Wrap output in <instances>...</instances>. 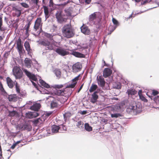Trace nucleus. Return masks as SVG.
<instances>
[{
  "label": "nucleus",
  "mask_w": 159,
  "mask_h": 159,
  "mask_svg": "<svg viewBox=\"0 0 159 159\" xmlns=\"http://www.w3.org/2000/svg\"><path fill=\"white\" fill-rule=\"evenodd\" d=\"M64 13L62 14V11L60 10L57 11L56 13V18L57 21L60 23L66 22L70 17V7H67L64 10Z\"/></svg>",
  "instance_id": "nucleus-1"
},
{
  "label": "nucleus",
  "mask_w": 159,
  "mask_h": 159,
  "mask_svg": "<svg viewBox=\"0 0 159 159\" xmlns=\"http://www.w3.org/2000/svg\"><path fill=\"white\" fill-rule=\"evenodd\" d=\"M12 72L16 79H20L22 77L23 72L19 67L17 66H14L13 68Z\"/></svg>",
  "instance_id": "nucleus-2"
},
{
  "label": "nucleus",
  "mask_w": 159,
  "mask_h": 159,
  "mask_svg": "<svg viewBox=\"0 0 159 159\" xmlns=\"http://www.w3.org/2000/svg\"><path fill=\"white\" fill-rule=\"evenodd\" d=\"M97 12H94L89 16V21L88 22V24L92 25L97 24L96 21L97 19Z\"/></svg>",
  "instance_id": "nucleus-3"
},
{
  "label": "nucleus",
  "mask_w": 159,
  "mask_h": 159,
  "mask_svg": "<svg viewBox=\"0 0 159 159\" xmlns=\"http://www.w3.org/2000/svg\"><path fill=\"white\" fill-rule=\"evenodd\" d=\"M23 71L26 75L29 78L31 81H35V82H37V78L35 75L32 74L25 69H24Z\"/></svg>",
  "instance_id": "nucleus-4"
},
{
  "label": "nucleus",
  "mask_w": 159,
  "mask_h": 159,
  "mask_svg": "<svg viewBox=\"0 0 159 159\" xmlns=\"http://www.w3.org/2000/svg\"><path fill=\"white\" fill-rule=\"evenodd\" d=\"M63 35L67 38H70V25L69 24L65 25L62 30Z\"/></svg>",
  "instance_id": "nucleus-5"
},
{
  "label": "nucleus",
  "mask_w": 159,
  "mask_h": 159,
  "mask_svg": "<svg viewBox=\"0 0 159 159\" xmlns=\"http://www.w3.org/2000/svg\"><path fill=\"white\" fill-rule=\"evenodd\" d=\"M82 68V65L80 62H77L72 66V71L74 73H77L80 71Z\"/></svg>",
  "instance_id": "nucleus-6"
},
{
  "label": "nucleus",
  "mask_w": 159,
  "mask_h": 159,
  "mask_svg": "<svg viewBox=\"0 0 159 159\" xmlns=\"http://www.w3.org/2000/svg\"><path fill=\"white\" fill-rule=\"evenodd\" d=\"M82 75L81 74L78 75L77 76L71 80V83L70 84V88H74L77 83V81L80 80L82 77Z\"/></svg>",
  "instance_id": "nucleus-7"
},
{
  "label": "nucleus",
  "mask_w": 159,
  "mask_h": 159,
  "mask_svg": "<svg viewBox=\"0 0 159 159\" xmlns=\"http://www.w3.org/2000/svg\"><path fill=\"white\" fill-rule=\"evenodd\" d=\"M20 129L22 131L26 130L29 131L31 130L32 126L30 124L25 122L20 127Z\"/></svg>",
  "instance_id": "nucleus-8"
},
{
  "label": "nucleus",
  "mask_w": 159,
  "mask_h": 159,
  "mask_svg": "<svg viewBox=\"0 0 159 159\" xmlns=\"http://www.w3.org/2000/svg\"><path fill=\"white\" fill-rule=\"evenodd\" d=\"M39 43L44 46H47L46 49L52 50L53 49V45L51 44L50 42L48 41H42L40 42Z\"/></svg>",
  "instance_id": "nucleus-9"
},
{
  "label": "nucleus",
  "mask_w": 159,
  "mask_h": 159,
  "mask_svg": "<svg viewBox=\"0 0 159 159\" xmlns=\"http://www.w3.org/2000/svg\"><path fill=\"white\" fill-rule=\"evenodd\" d=\"M136 108L137 107L135 103L134 102H133L130 104L129 105L127 108L126 111L127 112L130 113L131 112L135 110Z\"/></svg>",
  "instance_id": "nucleus-10"
},
{
  "label": "nucleus",
  "mask_w": 159,
  "mask_h": 159,
  "mask_svg": "<svg viewBox=\"0 0 159 159\" xmlns=\"http://www.w3.org/2000/svg\"><path fill=\"white\" fill-rule=\"evenodd\" d=\"M81 31L82 33L85 35H89L90 33L89 29L87 26L83 25L80 27Z\"/></svg>",
  "instance_id": "nucleus-11"
},
{
  "label": "nucleus",
  "mask_w": 159,
  "mask_h": 159,
  "mask_svg": "<svg viewBox=\"0 0 159 159\" xmlns=\"http://www.w3.org/2000/svg\"><path fill=\"white\" fill-rule=\"evenodd\" d=\"M56 52L59 55L64 56L68 54V52L61 48L59 47L56 50Z\"/></svg>",
  "instance_id": "nucleus-12"
},
{
  "label": "nucleus",
  "mask_w": 159,
  "mask_h": 159,
  "mask_svg": "<svg viewBox=\"0 0 159 159\" xmlns=\"http://www.w3.org/2000/svg\"><path fill=\"white\" fill-rule=\"evenodd\" d=\"M67 88H70V84H67L66 86L64 89L63 90L60 89H56V94L57 95H63L65 93V92H66V89Z\"/></svg>",
  "instance_id": "nucleus-13"
},
{
  "label": "nucleus",
  "mask_w": 159,
  "mask_h": 159,
  "mask_svg": "<svg viewBox=\"0 0 159 159\" xmlns=\"http://www.w3.org/2000/svg\"><path fill=\"white\" fill-rule=\"evenodd\" d=\"M6 81L8 86L10 89L12 88L16 84L15 81L14 82L9 77H7Z\"/></svg>",
  "instance_id": "nucleus-14"
},
{
  "label": "nucleus",
  "mask_w": 159,
  "mask_h": 159,
  "mask_svg": "<svg viewBox=\"0 0 159 159\" xmlns=\"http://www.w3.org/2000/svg\"><path fill=\"white\" fill-rule=\"evenodd\" d=\"M41 107L40 103H35L30 107V109L36 111H38L40 109Z\"/></svg>",
  "instance_id": "nucleus-15"
},
{
  "label": "nucleus",
  "mask_w": 159,
  "mask_h": 159,
  "mask_svg": "<svg viewBox=\"0 0 159 159\" xmlns=\"http://www.w3.org/2000/svg\"><path fill=\"white\" fill-rule=\"evenodd\" d=\"M13 108V107L12 106H10L9 107H8L7 108V111L9 113L8 116H14L17 113L16 111L14 110L11 111L9 110V109H11Z\"/></svg>",
  "instance_id": "nucleus-16"
},
{
  "label": "nucleus",
  "mask_w": 159,
  "mask_h": 159,
  "mask_svg": "<svg viewBox=\"0 0 159 159\" xmlns=\"http://www.w3.org/2000/svg\"><path fill=\"white\" fill-rule=\"evenodd\" d=\"M112 70L109 68H105L103 72V76L105 77L109 76L112 73Z\"/></svg>",
  "instance_id": "nucleus-17"
},
{
  "label": "nucleus",
  "mask_w": 159,
  "mask_h": 159,
  "mask_svg": "<svg viewBox=\"0 0 159 159\" xmlns=\"http://www.w3.org/2000/svg\"><path fill=\"white\" fill-rule=\"evenodd\" d=\"M98 82L99 85L102 87L104 86L105 82L104 78L101 76H98L97 77Z\"/></svg>",
  "instance_id": "nucleus-18"
},
{
  "label": "nucleus",
  "mask_w": 159,
  "mask_h": 159,
  "mask_svg": "<svg viewBox=\"0 0 159 159\" xmlns=\"http://www.w3.org/2000/svg\"><path fill=\"white\" fill-rule=\"evenodd\" d=\"M98 90L97 91L94 92L92 95V98L91 99V101L92 102L94 103L97 101L98 98V96L97 94V93H98Z\"/></svg>",
  "instance_id": "nucleus-19"
},
{
  "label": "nucleus",
  "mask_w": 159,
  "mask_h": 159,
  "mask_svg": "<svg viewBox=\"0 0 159 159\" xmlns=\"http://www.w3.org/2000/svg\"><path fill=\"white\" fill-rule=\"evenodd\" d=\"M43 8L45 16V20H47V19L49 17L50 14L49 13V11H48V7L46 6H43Z\"/></svg>",
  "instance_id": "nucleus-20"
},
{
  "label": "nucleus",
  "mask_w": 159,
  "mask_h": 159,
  "mask_svg": "<svg viewBox=\"0 0 159 159\" xmlns=\"http://www.w3.org/2000/svg\"><path fill=\"white\" fill-rule=\"evenodd\" d=\"M24 63L27 67L30 68L31 67L32 61L30 59L27 58H25L24 60Z\"/></svg>",
  "instance_id": "nucleus-21"
},
{
  "label": "nucleus",
  "mask_w": 159,
  "mask_h": 159,
  "mask_svg": "<svg viewBox=\"0 0 159 159\" xmlns=\"http://www.w3.org/2000/svg\"><path fill=\"white\" fill-rule=\"evenodd\" d=\"M41 21V20L40 18L39 19H37L36 20L34 26V29L35 30V31H36L39 29Z\"/></svg>",
  "instance_id": "nucleus-22"
},
{
  "label": "nucleus",
  "mask_w": 159,
  "mask_h": 159,
  "mask_svg": "<svg viewBox=\"0 0 159 159\" xmlns=\"http://www.w3.org/2000/svg\"><path fill=\"white\" fill-rule=\"evenodd\" d=\"M24 46L26 50L27 51L28 54H30L31 48L29 42L27 41H26L24 43Z\"/></svg>",
  "instance_id": "nucleus-23"
},
{
  "label": "nucleus",
  "mask_w": 159,
  "mask_h": 159,
  "mask_svg": "<svg viewBox=\"0 0 159 159\" xmlns=\"http://www.w3.org/2000/svg\"><path fill=\"white\" fill-rule=\"evenodd\" d=\"M8 96L7 98L8 101L10 102L16 101V95L15 94L7 95Z\"/></svg>",
  "instance_id": "nucleus-24"
},
{
  "label": "nucleus",
  "mask_w": 159,
  "mask_h": 159,
  "mask_svg": "<svg viewBox=\"0 0 159 159\" xmlns=\"http://www.w3.org/2000/svg\"><path fill=\"white\" fill-rule=\"evenodd\" d=\"M51 108L52 109L57 107L58 106L57 100L55 99L51 101L50 103Z\"/></svg>",
  "instance_id": "nucleus-25"
},
{
  "label": "nucleus",
  "mask_w": 159,
  "mask_h": 159,
  "mask_svg": "<svg viewBox=\"0 0 159 159\" xmlns=\"http://www.w3.org/2000/svg\"><path fill=\"white\" fill-rule=\"evenodd\" d=\"M71 54L78 57H85L84 55L76 52H73Z\"/></svg>",
  "instance_id": "nucleus-26"
},
{
  "label": "nucleus",
  "mask_w": 159,
  "mask_h": 159,
  "mask_svg": "<svg viewBox=\"0 0 159 159\" xmlns=\"http://www.w3.org/2000/svg\"><path fill=\"white\" fill-rule=\"evenodd\" d=\"M60 129L59 126L53 125L52 126V131L53 133H57L58 132Z\"/></svg>",
  "instance_id": "nucleus-27"
},
{
  "label": "nucleus",
  "mask_w": 159,
  "mask_h": 159,
  "mask_svg": "<svg viewBox=\"0 0 159 159\" xmlns=\"http://www.w3.org/2000/svg\"><path fill=\"white\" fill-rule=\"evenodd\" d=\"M0 91L2 93V94L4 96H7V93L5 90L1 82L0 81Z\"/></svg>",
  "instance_id": "nucleus-28"
},
{
  "label": "nucleus",
  "mask_w": 159,
  "mask_h": 159,
  "mask_svg": "<svg viewBox=\"0 0 159 159\" xmlns=\"http://www.w3.org/2000/svg\"><path fill=\"white\" fill-rule=\"evenodd\" d=\"M2 16L0 15V31H5L7 30V28L6 27H2Z\"/></svg>",
  "instance_id": "nucleus-29"
},
{
  "label": "nucleus",
  "mask_w": 159,
  "mask_h": 159,
  "mask_svg": "<svg viewBox=\"0 0 159 159\" xmlns=\"http://www.w3.org/2000/svg\"><path fill=\"white\" fill-rule=\"evenodd\" d=\"M29 115L30 118H31L33 117H36L39 115V113L37 112V111H35L34 112H30Z\"/></svg>",
  "instance_id": "nucleus-30"
},
{
  "label": "nucleus",
  "mask_w": 159,
  "mask_h": 159,
  "mask_svg": "<svg viewBox=\"0 0 159 159\" xmlns=\"http://www.w3.org/2000/svg\"><path fill=\"white\" fill-rule=\"evenodd\" d=\"M54 73L58 78L60 77L61 72L59 69H55L54 71Z\"/></svg>",
  "instance_id": "nucleus-31"
},
{
  "label": "nucleus",
  "mask_w": 159,
  "mask_h": 159,
  "mask_svg": "<svg viewBox=\"0 0 159 159\" xmlns=\"http://www.w3.org/2000/svg\"><path fill=\"white\" fill-rule=\"evenodd\" d=\"M64 119L66 121L69 120L70 119V112L67 111L63 114Z\"/></svg>",
  "instance_id": "nucleus-32"
},
{
  "label": "nucleus",
  "mask_w": 159,
  "mask_h": 159,
  "mask_svg": "<svg viewBox=\"0 0 159 159\" xmlns=\"http://www.w3.org/2000/svg\"><path fill=\"white\" fill-rule=\"evenodd\" d=\"M127 93L129 95H132L136 94L137 91L134 89H129L127 90Z\"/></svg>",
  "instance_id": "nucleus-33"
},
{
  "label": "nucleus",
  "mask_w": 159,
  "mask_h": 159,
  "mask_svg": "<svg viewBox=\"0 0 159 159\" xmlns=\"http://www.w3.org/2000/svg\"><path fill=\"white\" fill-rule=\"evenodd\" d=\"M98 88V86L96 84H92L89 89V91L92 93L95 91Z\"/></svg>",
  "instance_id": "nucleus-34"
},
{
  "label": "nucleus",
  "mask_w": 159,
  "mask_h": 159,
  "mask_svg": "<svg viewBox=\"0 0 159 159\" xmlns=\"http://www.w3.org/2000/svg\"><path fill=\"white\" fill-rule=\"evenodd\" d=\"M17 48L20 54L22 53H23V52H25L23 45L17 46Z\"/></svg>",
  "instance_id": "nucleus-35"
},
{
  "label": "nucleus",
  "mask_w": 159,
  "mask_h": 159,
  "mask_svg": "<svg viewBox=\"0 0 159 159\" xmlns=\"http://www.w3.org/2000/svg\"><path fill=\"white\" fill-rule=\"evenodd\" d=\"M113 87L114 88L119 89L121 88V84L120 83L117 82L114 83L113 84Z\"/></svg>",
  "instance_id": "nucleus-36"
},
{
  "label": "nucleus",
  "mask_w": 159,
  "mask_h": 159,
  "mask_svg": "<svg viewBox=\"0 0 159 159\" xmlns=\"http://www.w3.org/2000/svg\"><path fill=\"white\" fill-rule=\"evenodd\" d=\"M84 127L86 131H90L92 130V127L90 126L88 123H85V124Z\"/></svg>",
  "instance_id": "nucleus-37"
},
{
  "label": "nucleus",
  "mask_w": 159,
  "mask_h": 159,
  "mask_svg": "<svg viewBox=\"0 0 159 159\" xmlns=\"http://www.w3.org/2000/svg\"><path fill=\"white\" fill-rule=\"evenodd\" d=\"M15 82H16L15 85L16 91L18 93H20V86L16 81H15Z\"/></svg>",
  "instance_id": "nucleus-38"
},
{
  "label": "nucleus",
  "mask_w": 159,
  "mask_h": 159,
  "mask_svg": "<svg viewBox=\"0 0 159 159\" xmlns=\"http://www.w3.org/2000/svg\"><path fill=\"white\" fill-rule=\"evenodd\" d=\"M52 112H53L52 111H46L44 114L43 116H45L46 118H48L52 114Z\"/></svg>",
  "instance_id": "nucleus-39"
},
{
  "label": "nucleus",
  "mask_w": 159,
  "mask_h": 159,
  "mask_svg": "<svg viewBox=\"0 0 159 159\" xmlns=\"http://www.w3.org/2000/svg\"><path fill=\"white\" fill-rule=\"evenodd\" d=\"M69 66H66L65 68L63 69V70L65 71V72L66 73V75L67 76H68V74L69 72Z\"/></svg>",
  "instance_id": "nucleus-40"
},
{
  "label": "nucleus",
  "mask_w": 159,
  "mask_h": 159,
  "mask_svg": "<svg viewBox=\"0 0 159 159\" xmlns=\"http://www.w3.org/2000/svg\"><path fill=\"white\" fill-rule=\"evenodd\" d=\"M139 96L140 98L142 101H143L144 102H147L148 101L143 96L142 94L140 93H139Z\"/></svg>",
  "instance_id": "nucleus-41"
},
{
  "label": "nucleus",
  "mask_w": 159,
  "mask_h": 159,
  "mask_svg": "<svg viewBox=\"0 0 159 159\" xmlns=\"http://www.w3.org/2000/svg\"><path fill=\"white\" fill-rule=\"evenodd\" d=\"M44 35L48 38L49 40H52V36L51 34L46 33L44 34Z\"/></svg>",
  "instance_id": "nucleus-42"
},
{
  "label": "nucleus",
  "mask_w": 159,
  "mask_h": 159,
  "mask_svg": "<svg viewBox=\"0 0 159 159\" xmlns=\"http://www.w3.org/2000/svg\"><path fill=\"white\" fill-rule=\"evenodd\" d=\"M41 121H42L41 119H40V118H38L36 120H34L33 121V123L34 124L37 125L39 123H41Z\"/></svg>",
  "instance_id": "nucleus-43"
},
{
  "label": "nucleus",
  "mask_w": 159,
  "mask_h": 159,
  "mask_svg": "<svg viewBox=\"0 0 159 159\" xmlns=\"http://www.w3.org/2000/svg\"><path fill=\"white\" fill-rule=\"evenodd\" d=\"M52 87L56 89H60V88L63 87V85H54L52 86Z\"/></svg>",
  "instance_id": "nucleus-44"
},
{
  "label": "nucleus",
  "mask_w": 159,
  "mask_h": 159,
  "mask_svg": "<svg viewBox=\"0 0 159 159\" xmlns=\"http://www.w3.org/2000/svg\"><path fill=\"white\" fill-rule=\"evenodd\" d=\"M31 24V23L30 21H29L28 23L25 25V27L24 28V29L25 30H29V29Z\"/></svg>",
  "instance_id": "nucleus-45"
},
{
  "label": "nucleus",
  "mask_w": 159,
  "mask_h": 159,
  "mask_svg": "<svg viewBox=\"0 0 159 159\" xmlns=\"http://www.w3.org/2000/svg\"><path fill=\"white\" fill-rule=\"evenodd\" d=\"M10 51L5 52L3 54V57L7 59V57H8V56H9V55H10Z\"/></svg>",
  "instance_id": "nucleus-46"
},
{
  "label": "nucleus",
  "mask_w": 159,
  "mask_h": 159,
  "mask_svg": "<svg viewBox=\"0 0 159 159\" xmlns=\"http://www.w3.org/2000/svg\"><path fill=\"white\" fill-rule=\"evenodd\" d=\"M21 5L23 7L25 8H28L29 7V5L26 3L22 2L20 3Z\"/></svg>",
  "instance_id": "nucleus-47"
},
{
  "label": "nucleus",
  "mask_w": 159,
  "mask_h": 159,
  "mask_svg": "<svg viewBox=\"0 0 159 159\" xmlns=\"http://www.w3.org/2000/svg\"><path fill=\"white\" fill-rule=\"evenodd\" d=\"M120 116V114L119 113H115L114 114H111V117L117 118Z\"/></svg>",
  "instance_id": "nucleus-48"
},
{
  "label": "nucleus",
  "mask_w": 159,
  "mask_h": 159,
  "mask_svg": "<svg viewBox=\"0 0 159 159\" xmlns=\"http://www.w3.org/2000/svg\"><path fill=\"white\" fill-rule=\"evenodd\" d=\"M16 43L17 46H19L22 45L21 44V40L20 39V38H19L16 41Z\"/></svg>",
  "instance_id": "nucleus-49"
},
{
  "label": "nucleus",
  "mask_w": 159,
  "mask_h": 159,
  "mask_svg": "<svg viewBox=\"0 0 159 159\" xmlns=\"http://www.w3.org/2000/svg\"><path fill=\"white\" fill-rule=\"evenodd\" d=\"M81 3H84L85 2L87 4H89L90 3L91 0H79Z\"/></svg>",
  "instance_id": "nucleus-50"
},
{
  "label": "nucleus",
  "mask_w": 159,
  "mask_h": 159,
  "mask_svg": "<svg viewBox=\"0 0 159 159\" xmlns=\"http://www.w3.org/2000/svg\"><path fill=\"white\" fill-rule=\"evenodd\" d=\"M83 125V123L81 121H79L77 124V126L79 128L82 127Z\"/></svg>",
  "instance_id": "nucleus-51"
},
{
  "label": "nucleus",
  "mask_w": 159,
  "mask_h": 159,
  "mask_svg": "<svg viewBox=\"0 0 159 159\" xmlns=\"http://www.w3.org/2000/svg\"><path fill=\"white\" fill-rule=\"evenodd\" d=\"M39 83L41 84V85L42 86H43V87L44 86V85L46 83V82L44 81H43V80H39Z\"/></svg>",
  "instance_id": "nucleus-52"
},
{
  "label": "nucleus",
  "mask_w": 159,
  "mask_h": 159,
  "mask_svg": "<svg viewBox=\"0 0 159 159\" xmlns=\"http://www.w3.org/2000/svg\"><path fill=\"white\" fill-rule=\"evenodd\" d=\"M71 27H70V38L74 36L75 34V31L74 30H72L71 29Z\"/></svg>",
  "instance_id": "nucleus-53"
},
{
  "label": "nucleus",
  "mask_w": 159,
  "mask_h": 159,
  "mask_svg": "<svg viewBox=\"0 0 159 159\" xmlns=\"http://www.w3.org/2000/svg\"><path fill=\"white\" fill-rule=\"evenodd\" d=\"M18 94L20 95L21 97H24L25 96L26 93L24 92H20V93H18Z\"/></svg>",
  "instance_id": "nucleus-54"
},
{
  "label": "nucleus",
  "mask_w": 159,
  "mask_h": 159,
  "mask_svg": "<svg viewBox=\"0 0 159 159\" xmlns=\"http://www.w3.org/2000/svg\"><path fill=\"white\" fill-rule=\"evenodd\" d=\"M7 58H5L4 57H2V58L1 60L3 61V63H2L3 65H4L5 63H7Z\"/></svg>",
  "instance_id": "nucleus-55"
},
{
  "label": "nucleus",
  "mask_w": 159,
  "mask_h": 159,
  "mask_svg": "<svg viewBox=\"0 0 159 159\" xmlns=\"http://www.w3.org/2000/svg\"><path fill=\"white\" fill-rule=\"evenodd\" d=\"M151 0H144V1L141 2L142 5H144L147 3H148L151 2Z\"/></svg>",
  "instance_id": "nucleus-56"
},
{
  "label": "nucleus",
  "mask_w": 159,
  "mask_h": 159,
  "mask_svg": "<svg viewBox=\"0 0 159 159\" xmlns=\"http://www.w3.org/2000/svg\"><path fill=\"white\" fill-rule=\"evenodd\" d=\"M21 14V11H20L16 12V16L17 17H19L20 16Z\"/></svg>",
  "instance_id": "nucleus-57"
},
{
  "label": "nucleus",
  "mask_w": 159,
  "mask_h": 159,
  "mask_svg": "<svg viewBox=\"0 0 159 159\" xmlns=\"http://www.w3.org/2000/svg\"><path fill=\"white\" fill-rule=\"evenodd\" d=\"M112 21L113 24L115 25H117L118 23L117 21L115 18H112Z\"/></svg>",
  "instance_id": "nucleus-58"
},
{
  "label": "nucleus",
  "mask_w": 159,
  "mask_h": 159,
  "mask_svg": "<svg viewBox=\"0 0 159 159\" xmlns=\"http://www.w3.org/2000/svg\"><path fill=\"white\" fill-rule=\"evenodd\" d=\"M159 93L156 90H153L152 91V94L154 96H156L157 95V94H158Z\"/></svg>",
  "instance_id": "nucleus-59"
},
{
  "label": "nucleus",
  "mask_w": 159,
  "mask_h": 159,
  "mask_svg": "<svg viewBox=\"0 0 159 159\" xmlns=\"http://www.w3.org/2000/svg\"><path fill=\"white\" fill-rule=\"evenodd\" d=\"M16 145L17 144L15 143H13V144L11 146V147L10 148L13 149L15 148Z\"/></svg>",
  "instance_id": "nucleus-60"
},
{
  "label": "nucleus",
  "mask_w": 159,
  "mask_h": 159,
  "mask_svg": "<svg viewBox=\"0 0 159 159\" xmlns=\"http://www.w3.org/2000/svg\"><path fill=\"white\" fill-rule=\"evenodd\" d=\"M61 127L64 130H66V128L65 125H64L62 124L61 125H60V128Z\"/></svg>",
  "instance_id": "nucleus-61"
},
{
  "label": "nucleus",
  "mask_w": 159,
  "mask_h": 159,
  "mask_svg": "<svg viewBox=\"0 0 159 159\" xmlns=\"http://www.w3.org/2000/svg\"><path fill=\"white\" fill-rule=\"evenodd\" d=\"M32 2L34 4H37L39 1V0H31Z\"/></svg>",
  "instance_id": "nucleus-62"
},
{
  "label": "nucleus",
  "mask_w": 159,
  "mask_h": 159,
  "mask_svg": "<svg viewBox=\"0 0 159 159\" xmlns=\"http://www.w3.org/2000/svg\"><path fill=\"white\" fill-rule=\"evenodd\" d=\"M43 87L46 88H50V86L49 84L46 83L44 85Z\"/></svg>",
  "instance_id": "nucleus-63"
},
{
  "label": "nucleus",
  "mask_w": 159,
  "mask_h": 159,
  "mask_svg": "<svg viewBox=\"0 0 159 159\" xmlns=\"http://www.w3.org/2000/svg\"><path fill=\"white\" fill-rule=\"evenodd\" d=\"M43 87L46 88H50V86L49 84L46 83L44 85Z\"/></svg>",
  "instance_id": "nucleus-64"
}]
</instances>
